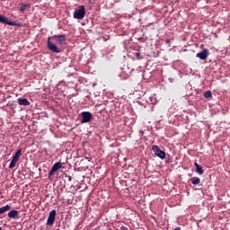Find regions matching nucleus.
Here are the masks:
<instances>
[{"mask_svg": "<svg viewBox=\"0 0 230 230\" xmlns=\"http://www.w3.org/2000/svg\"><path fill=\"white\" fill-rule=\"evenodd\" d=\"M85 17V6L80 5L77 10L74 12V19L82 20Z\"/></svg>", "mask_w": 230, "mask_h": 230, "instance_id": "f257e3e1", "label": "nucleus"}, {"mask_svg": "<svg viewBox=\"0 0 230 230\" xmlns=\"http://www.w3.org/2000/svg\"><path fill=\"white\" fill-rule=\"evenodd\" d=\"M152 150L155 154V155H156L157 157H159L160 159H165L166 157V153H164V151L161 150V148H159L158 146L154 145L152 146Z\"/></svg>", "mask_w": 230, "mask_h": 230, "instance_id": "f03ea898", "label": "nucleus"}, {"mask_svg": "<svg viewBox=\"0 0 230 230\" xmlns=\"http://www.w3.org/2000/svg\"><path fill=\"white\" fill-rule=\"evenodd\" d=\"M47 48L49 49V51H52V53H60V49L57 47L53 42H51V38H48V42H47Z\"/></svg>", "mask_w": 230, "mask_h": 230, "instance_id": "7ed1b4c3", "label": "nucleus"}, {"mask_svg": "<svg viewBox=\"0 0 230 230\" xmlns=\"http://www.w3.org/2000/svg\"><path fill=\"white\" fill-rule=\"evenodd\" d=\"M50 39H58V44H59V46H66V35L62 34V35H53V36H49Z\"/></svg>", "mask_w": 230, "mask_h": 230, "instance_id": "20e7f679", "label": "nucleus"}, {"mask_svg": "<svg viewBox=\"0 0 230 230\" xmlns=\"http://www.w3.org/2000/svg\"><path fill=\"white\" fill-rule=\"evenodd\" d=\"M0 22L2 24H7L8 26H21V23H17L13 21H9L8 18L0 14Z\"/></svg>", "mask_w": 230, "mask_h": 230, "instance_id": "39448f33", "label": "nucleus"}, {"mask_svg": "<svg viewBox=\"0 0 230 230\" xmlns=\"http://www.w3.org/2000/svg\"><path fill=\"white\" fill-rule=\"evenodd\" d=\"M81 115H82L81 123H89V121L93 119V113H91L90 111H83Z\"/></svg>", "mask_w": 230, "mask_h": 230, "instance_id": "423d86ee", "label": "nucleus"}, {"mask_svg": "<svg viewBox=\"0 0 230 230\" xmlns=\"http://www.w3.org/2000/svg\"><path fill=\"white\" fill-rule=\"evenodd\" d=\"M57 217V210H51L47 219V226H53Z\"/></svg>", "mask_w": 230, "mask_h": 230, "instance_id": "0eeeda50", "label": "nucleus"}, {"mask_svg": "<svg viewBox=\"0 0 230 230\" xmlns=\"http://www.w3.org/2000/svg\"><path fill=\"white\" fill-rule=\"evenodd\" d=\"M196 57L200 60H207L208 57H209V49H203L201 52L196 54Z\"/></svg>", "mask_w": 230, "mask_h": 230, "instance_id": "6e6552de", "label": "nucleus"}, {"mask_svg": "<svg viewBox=\"0 0 230 230\" xmlns=\"http://www.w3.org/2000/svg\"><path fill=\"white\" fill-rule=\"evenodd\" d=\"M8 217L9 218H19V211L17 210H11L9 213H8Z\"/></svg>", "mask_w": 230, "mask_h": 230, "instance_id": "1a4fd4ad", "label": "nucleus"}, {"mask_svg": "<svg viewBox=\"0 0 230 230\" xmlns=\"http://www.w3.org/2000/svg\"><path fill=\"white\" fill-rule=\"evenodd\" d=\"M194 166L196 167V173H199V175H202L204 173V169H202L200 164L194 163Z\"/></svg>", "mask_w": 230, "mask_h": 230, "instance_id": "9d476101", "label": "nucleus"}, {"mask_svg": "<svg viewBox=\"0 0 230 230\" xmlns=\"http://www.w3.org/2000/svg\"><path fill=\"white\" fill-rule=\"evenodd\" d=\"M22 149H19L14 155L13 156V160L18 162L20 157L22 155Z\"/></svg>", "mask_w": 230, "mask_h": 230, "instance_id": "9b49d317", "label": "nucleus"}, {"mask_svg": "<svg viewBox=\"0 0 230 230\" xmlns=\"http://www.w3.org/2000/svg\"><path fill=\"white\" fill-rule=\"evenodd\" d=\"M64 164H62L61 162H57L56 164H54V165L52 166V169L56 172H58V170H60L62 168Z\"/></svg>", "mask_w": 230, "mask_h": 230, "instance_id": "f8f14e48", "label": "nucleus"}, {"mask_svg": "<svg viewBox=\"0 0 230 230\" xmlns=\"http://www.w3.org/2000/svg\"><path fill=\"white\" fill-rule=\"evenodd\" d=\"M10 209H12V207H10V205H5V206L0 208V215L6 213V211H10Z\"/></svg>", "mask_w": 230, "mask_h": 230, "instance_id": "ddd939ff", "label": "nucleus"}, {"mask_svg": "<svg viewBox=\"0 0 230 230\" xmlns=\"http://www.w3.org/2000/svg\"><path fill=\"white\" fill-rule=\"evenodd\" d=\"M18 103L19 105H30V101H28V99H18Z\"/></svg>", "mask_w": 230, "mask_h": 230, "instance_id": "4468645a", "label": "nucleus"}, {"mask_svg": "<svg viewBox=\"0 0 230 230\" xmlns=\"http://www.w3.org/2000/svg\"><path fill=\"white\" fill-rule=\"evenodd\" d=\"M190 182L194 184V186H197V184H200V178L193 177L190 179Z\"/></svg>", "mask_w": 230, "mask_h": 230, "instance_id": "2eb2a0df", "label": "nucleus"}, {"mask_svg": "<svg viewBox=\"0 0 230 230\" xmlns=\"http://www.w3.org/2000/svg\"><path fill=\"white\" fill-rule=\"evenodd\" d=\"M204 98H206L207 100H209V98H213V93H211V91H206L203 93Z\"/></svg>", "mask_w": 230, "mask_h": 230, "instance_id": "dca6fc26", "label": "nucleus"}, {"mask_svg": "<svg viewBox=\"0 0 230 230\" xmlns=\"http://www.w3.org/2000/svg\"><path fill=\"white\" fill-rule=\"evenodd\" d=\"M26 8H30V4H22L21 6H20V11H21V12H25V11H26Z\"/></svg>", "mask_w": 230, "mask_h": 230, "instance_id": "f3484780", "label": "nucleus"}, {"mask_svg": "<svg viewBox=\"0 0 230 230\" xmlns=\"http://www.w3.org/2000/svg\"><path fill=\"white\" fill-rule=\"evenodd\" d=\"M15 164H17V161L15 160H12L10 164H9V168H15Z\"/></svg>", "mask_w": 230, "mask_h": 230, "instance_id": "a211bd4d", "label": "nucleus"}, {"mask_svg": "<svg viewBox=\"0 0 230 230\" xmlns=\"http://www.w3.org/2000/svg\"><path fill=\"white\" fill-rule=\"evenodd\" d=\"M135 57L137 58V60H141V53H139V51L135 53Z\"/></svg>", "mask_w": 230, "mask_h": 230, "instance_id": "6ab92c4d", "label": "nucleus"}, {"mask_svg": "<svg viewBox=\"0 0 230 230\" xmlns=\"http://www.w3.org/2000/svg\"><path fill=\"white\" fill-rule=\"evenodd\" d=\"M57 172L56 171L53 170V168H51V170L49 172V177H51V175H53V173Z\"/></svg>", "mask_w": 230, "mask_h": 230, "instance_id": "aec40b11", "label": "nucleus"}, {"mask_svg": "<svg viewBox=\"0 0 230 230\" xmlns=\"http://www.w3.org/2000/svg\"><path fill=\"white\" fill-rule=\"evenodd\" d=\"M119 230H128V228L127 226H120V229Z\"/></svg>", "mask_w": 230, "mask_h": 230, "instance_id": "412c9836", "label": "nucleus"}, {"mask_svg": "<svg viewBox=\"0 0 230 230\" xmlns=\"http://www.w3.org/2000/svg\"><path fill=\"white\" fill-rule=\"evenodd\" d=\"M174 230H181V226L176 227Z\"/></svg>", "mask_w": 230, "mask_h": 230, "instance_id": "4be33fe9", "label": "nucleus"}, {"mask_svg": "<svg viewBox=\"0 0 230 230\" xmlns=\"http://www.w3.org/2000/svg\"><path fill=\"white\" fill-rule=\"evenodd\" d=\"M68 181H72V177L71 176L68 177Z\"/></svg>", "mask_w": 230, "mask_h": 230, "instance_id": "5701e85b", "label": "nucleus"}, {"mask_svg": "<svg viewBox=\"0 0 230 230\" xmlns=\"http://www.w3.org/2000/svg\"><path fill=\"white\" fill-rule=\"evenodd\" d=\"M0 230H3V228L0 227Z\"/></svg>", "mask_w": 230, "mask_h": 230, "instance_id": "b1692460", "label": "nucleus"}]
</instances>
